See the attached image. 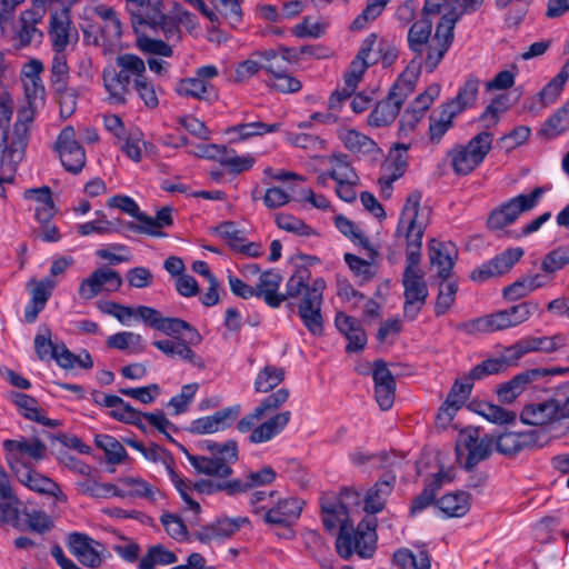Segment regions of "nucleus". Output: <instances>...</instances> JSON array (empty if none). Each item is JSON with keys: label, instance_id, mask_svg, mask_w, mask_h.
I'll use <instances>...</instances> for the list:
<instances>
[{"label": "nucleus", "instance_id": "6e6d98bb", "mask_svg": "<svg viewBox=\"0 0 569 569\" xmlns=\"http://www.w3.org/2000/svg\"><path fill=\"white\" fill-rule=\"evenodd\" d=\"M517 359H513L510 357V353L508 352V348H506L503 355L499 358H490L481 363L477 365L471 371L470 377L471 379H481L488 375H495L499 373L503 370H506L510 363L516 361Z\"/></svg>", "mask_w": 569, "mask_h": 569}, {"label": "nucleus", "instance_id": "cd10ccee", "mask_svg": "<svg viewBox=\"0 0 569 569\" xmlns=\"http://www.w3.org/2000/svg\"><path fill=\"white\" fill-rule=\"evenodd\" d=\"M240 415V406H232L216 411L211 416H206L193 420L190 425V431L196 435H209L226 430Z\"/></svg>", "mask_w": 569, "mask_h": 569}, {"label": "nucleus", "instance_id": "c03bdc74", "mask_svg": "<svg viewBox=\"0 0 569 569\" xmlns=\"http://www.w3.org/2000/svg\"><path fill=\"white\" fill-rule=\"evenodd\" d=\"M171 223V209L166 207L158 211L156 218L149 217L143 213L140 223L128 222L127 228L133 232L161 237L163 236V233L160 232L159 229L166 226H170Z\"/></svg>", "mask_w": 569, "mask_h": 569}, {"label": "nucleus", "instance_id": "1a4fd4ad", "mask_svg": "<svg viewBox=\"0 0 569 569\" xmlns=\"http://www.w3.org/2000/svg\"><path fill=\"white\" fill-rule=\"evenodd\" d=\"M536 302L526 301L485 317L477 318L465 325L469 333L495 332L519 326L527 321L532 313L538 311Z\"/></svg>", "mask_w": 569, "mask_h": 569}, {"label": "nucleus", "instance_id": "393cba45", "mask_svg": "<svg viewBox=\"0 0 569 569\" xmlns=\"http://www.w3.org/2000/svg\"><path fill=\"white\" fill-rule=\"evenodd\" d=\"M44 10L29 9L20 13L18 28L12 26V34L9 37L16 48H24L33 41H40L43 33L37 28L42 20Z\"/></svg>", "mask_w": 569, "mask_h": 569}, {"label": "nucleus", "instance_id": "052dcab7", "mask_svg": "<svg viewBox=\"0 0 569 569\" xmlns=\"http://www.w3.org/2000/svg\"><path fill=\"white\" fill-rule=\"evenodd\" d=\"M431 30L432 21L429 18L422 17L420 20L416 21L408 32L409 48L412 51L419 50L423 43L432 37Z\"/></svg>", "mask_w": 569, "mask_h": 569}, {"label": "nucleus", "instance_id": "58836bf2", "mask_svg": "<svg viewBox=\"0 0 569 569\" xmlns=\"http://www.w3.org/2000/svg\"><path fill=\"white\" fill-rule=\"evenodd\" d=\"M10 399L24 418L50 428H56L60 425L59 421L46 418L43 416L42 409L39 407V403L34 398L26 393L12 392L10 395Z\"/></svg>", "mask_w": 569, "mask_h": 569}, {"label": "nucleus", "instance_id": "79ce46f5", "mask_svg": "<svg viewBox=\"0 0 569 569\" xmlns=\"http://www.w3.org/2000/svg\"><path fill=\"white\" fill-rule=\"evenodd\" d=\"M118 483L120 492L122 493L119 498L132 497L153 502L157 496L160 495V491L156 487L141 478L123 477L118 480Z\"/></svg>", "mask_w": 569, "mask_h": 569}, {"label": "nucleus", "instance_id": "bb28decb", "mask_svg": "<svg viewBox=\"0 0 569 569\" xmlns=\"http://www.w3.org/2000/svg\"><path fill=\"white\" fill-rule=\"evenodd\" d=\"M410 144L396 143L389 152V157L383 168V174L379 178L382 192L390 193L392 183L401 178L408 166V150Z\"/></svg>", "mask_w": 569, "mask_h": 569}, {"label": "nucleus", "instance_id": "5701e85b", "mask_svg": "<svg viewBox=\"0 0 569 569\" xmlns=\"http://www.w3.org/2000/svg\"><path fill=\"white\" fill-rule=\"evenodd\" d=\"M522 256L523 250L520 247L507 249L490 261L475 269L471 272V279L482 282L490 278L500 277L510 271Z\"/></svg>", "mask_w": 569, "mask_h": 569}, {"label": "nucleus", "instance_id": "4468645a", "mask_svg": "<svg viewBox=\"0 0 569 569\" xmlns=\"http://www.w3.org/2000/svg\"><path fill=\"white\" fill-rule=\"evenodd\" d=\"M116 63L117 66H123L131 69L133 86L139 98L143 101L147 108H157L159 99L154 84L146 77V64L143 60L138 56L124 53L117 57Z\"/></svg>", "mask_w": 569, "mask_h": 569}, {"label": "nucleus", "instance_id": "09e8293b", "mask_svg": "<svg viewBox=\"0 0 569 569\" xmlns=\"http://www.w3.org/2000/svg\"><path fill=\"white\" fill-rule=\"evenodd\" d=\"M456 116L458 114L446 104L430 116L429 138L432 142L438 143L442 139L452 127Z\"/></svg>", "mask_w": 569, "mask_h": 569}, {"label": "nucleus", "instance_id": "a19ab883", "mask_svg": "<svg viewBox=\"0 0 569 569\" xmlns=\"http://www.w3.org/2000/svg\"><path fill=\"white\" fill-rule=\"evenodd\" d=\"M280 129V123H264L261 121H253L247 123H239L229 127L226 133L230 136V142L237 143L253 137H261L266 133L276 132Z\"/></svg>", "mask_w": 569, "mask_h": 569}, {"label": "nucleus", "instance_id": "bf43d9fd", "mask_svg": "<svg viewBox=\"0 0 569 569\" xmlns=\"http://www.w3.org/2000/svg\"><path fill=\"white\" fill-rule=\"evenodd\" d=\"M94 442L98 448L103 450L108 462L120 463L124 460L127 456L126 449L116 438L108 435H97Z\"/></svg>", "mask_w": 569, "mask_h": 569}, {"label": "nucleus", "instance_id": "c9c22d12", "mask_svg": "<svg viewBox=\"0 0 569 569\" xmlns=\"http://www.w3.org/2000/svg\"><path fill=\"white\" fill-rule=\"evenodd\" d=\"M538 438L532 431H506L493 439L496 450L503 456H513L525 448L536 445Z\"/></svg>", "mask_w": 569, "mask_h": 569}, {"label": "nucleus", "instance_id": "603ef678", "mask_svg": "<svg viewBox=\"0 0 569 569\" xmlns=\"http://www.w3.org/2000/svg\"><path fill=\"white\" fill-rule=\"evenodd\" d=\"M478 90V79L469 78L459 90L457 97L445 104L448 106L457 114H459L476 102Z\"/></svg>", "mask_w": 569, "mask_h": 569}, {"label": "nucleus", "instance_id": "c85d7f7f", "mask_svg": "<svg viewBox=\"0 0 569 569\" xmlns=\"http://www.w3.org/2000/svg\"><path fill=\"white\" fill-rule=\"evenodd\" d=\"M457 254V248L451 242L431 239L428 244L430 264L437 269V276L442 280L449 279Z\"/></svg>", "mask_w": 569, "mask_h": 569}, {"label": "nucleus", "instance_id": "4c0bfd02", "mask_svg": "<svg viewBox=\"0 0 569 569\" xmlns=\"http://www.w3.org/2000/svg\"><path fill=\"white\" fill-rule=\"evenodd\" d=\"M453 477L455 475L452 468L440 470L433 475L422 492L413 499L410 508L411 513H417L431 505V502L435 500L437 491L443 483L452 481Z\"/></svg>", "mask_w": 569, "mask_h": 569}, {"label": "nucleus", "instance_id": "72a5a7b5", "mask_svg": "<svg viewBox=\"0 0 569 569\" xmlns=\"http://www.w3.org/2000/svg\"><path fill=\"white\" fill-rule=\"evenodd\" d=\"M545 376V371L532 369L523 371L510 381L502 383L497 389V395L501 402L511 403L517 397L525 392L533 381Z\"/></svg>", "mask_w": 569, "mask_h": 569}, {"label": "nucleus", "instance_id": "2f4dec72", "mask_svg": "<svg viewBox=\"0 0 569 569\" xmlns=\"http://www.w3.org/2000/svg\"><path fill=\"white\" fill-rule=\"evenodd\" d=\"M69 549L81 561L89 567H97L101 562L103 547L98 541L83 533H72L69 536Z\"/></svg>", "mask_w": 569, "mask_h": 569}, {"label": "nucleus", "instance_id": "0eeeda50", "mask_svg": "<svg viewBox=\"0 0 569 569\" xmlns=\"http://www.w3.org/2000/svg\"><path fill=\"white\" fill-rule=\"evenodd\" d=\"M204 447L211 456L187 453L188 461L198 473L224 479L232 473L231 465L238 460V445L234 440L224 443L206 441Z\"/></svg>", "mask_w": 569, "mask_h": 569}, {"label": "nucleus", "instance_id": "e433bc0d", "mask_svg": "<svg viewBox=\"0 0 569 569\" xmlns=\"http://www.w3.org/2000/svg\"><path fill=\"white\" fill-rule=\"evenodd\" d=\"M395 481V476H385L367 491L363 506V510L368 513L367 517H373L375 513L385 508L387 498L392 492Z\"/></svg>", "mask_w": 569, "mask_h": 569}, {"label": "nucleus", "instance_id": "2eb2a0df", "mask_svg": "<svg viewBox=\"0 0 569 569\" xmlns=\"http://www.w3.org/2000/svg\"><path fill=\"white\" fill-rule=\"evenodd\" d=\"M492 445L493 438L483 437L480 439L479 430L468 427L459 433L456 450L458 456H461L465 451L467 452L465 467L472 469L478 462L489 457Z\"/></svg>", "mask_w": 569, "mask_h": 569}, {"label": "nucleus", "instance_id": "ddd939ff", "mask_svg": "<svg viewBox=\"0 0 569 569\" xmlns=\"http://www.w3.org/2000/svg\"><path fill=\"white\" fill-rule=\"evenodd\" d=\"M542 193V188H535L530 194L517 196L493 210L487 221L489 229L493 231L502 230L506 226L512 223L521 212L532 209Z\"/></svg>", "mask_w": 569, "mask_h": 569}, {"label": "nucleus", "instance_id": "ea45409f", "mask_svg": "<svg viewBox=\"0 0 569 569\" xmlns=\"http://www.w3.org/2000/svg\"><path fill=\"white\" fill-rule=\"evenodd\" d=\"M281 283V276L274 271L263 272L257 284L256 295L257 297H263L268 306L278 308L284 300V293H278L279 286Z\"/></svg>", "mask_w": 569, "mask_h": 569}, {"label": "nucleus", "instance_id": "9b49d317", "mask_svg": "<svg viewBox=\"0 0 569 569\" xmlns=\"http://www.w3.org/2000/svg\"><path fill=\"white\" fill-rule=\"evenodd\" d=\"M493 134L482 131L467 144L457 146L449 151L450 163L459 176H467L478 168L492 147Z\"/></svg>", "mask_w": 569, "mask_h": 569}, {"label": "nucleus", "instance_id": "864d4df0", "mask_svg": "<svg viewBox=\"0 0 569 569\" xmlns=\"http://www.w3.org/2000/svg\"><path fill=\"white\" fill-rule=\"evenodd\" d=\"M339 139L348 150L355 153H370L376 148L373 140L355 129H341Z\"/></svg>", "mask_w": 569, "mask_h": 569}, {"label": "nucleus", "instance_id": "f03ea898", "mask_svg": "<svg viewBox=\"0 0 569 569\" xmlns=\"http://www.w3.org/2000/svg\"><path fill=\"white\" fill-rule=\"evenodd\" d=\"M133 318H139L150 327L161 331L168 339L154 340L152 345L163 355L203 368V361L191 349L201 342L202 337L187 321L179 318H166L151 307L139 306L132 308Z\"/></svg>", "mask_w": 569, "mask_h": 569}, {"label": "nucleus", "instance_id": "9d476101", "mask_svg": "<svg viewBox=\"0 0 569 569\" xmlns=\"http://www.w3.org/2000/svg\"><path fill=\"white\" fill-rule=\"evenodd\" d=\"M420 260L421 257L415 259H412V257H406L402 286L405 289L403 316L408 320L416 319L428 297L425 273L419 268Z\"/></svg>", "mask_w": 569, "mask_h": 569}, {"label": "nucleus", "instance_id": "dca6fc26", "mask_svg": "<svg viewBox=\"0 0 569 569\" xmlns=\"http://www.w3.org/2000/svg\"><path fill=\"white\" fill-rule=\"evenodd\" d=\"M3 447L8 451V462L12 471L19 467H28L27 460L43 459L47 451L46 445L36 438L6 440Z\"/></svg>", "mask_w": 569, "mask_h": 569}, {"label": "nucleus", "instance_id": "aec40b11", "mask_svg": "<svg viewBox=\"0 0 569 569\" xmlns=\"http://www.w3.org/2000/svg\"><path fill=\"white\" fill-rule=\"evenodd\" d=\"M162 7V0H126V9L137 33H143L146 28H150L161 19Z\"/></svg>", "mask_w": 569, "mask_h": 569}, {"label": "nucleus", "instance_id": "f704fd0d", "mask_svg": "<svg viewBox=\"0 0 569 569\" xmlns=\"http://www.w3.org/2000/svg\"><path fill=\"white\" fill-rule=\"evenodd\" d=\"M335 323L337 329L348 340L346 347L347 352H357L365 348L367 345V335L357 319L345 312H338Z\"/></svg>", "mask_w": 569, "mask_h": 569}, {"label": "nucleus", "instance_id": "a878e982", "mask_svg": "<svg viewBox=\"0 0 569 569\" xmlns=\"http://www.w3.org/2000/svg\"><path fill=\"white\" fill-rule=\"evenodd\" d=\"M13 472L17 479L30 490L51 496L60 503H66L68 501V498L62 492L60 486L40 472L29 467H19Z\"/></svg>", "mask_w": 569, "mask_h": 569}, {"label": "nucleus", "instance_id": "de8ad7c7", "mask_svg": "<svg viewBox=\"0 0 569 569\" xmlns=\"http://www.w3.org/2000/svg\"><path fill=\"white\" fill-rule=\"evenodd\" d=\"M33 106L34 104H29L28 108L19 111L18 119L13 127V132L10 136V141L3 148L4 150H12L18 142H21V156L24 154L28 140L29 123L33 120Z\"/></svg>", "mask_w": 569, "mask_h": 569}, {"label": "nucleus", "instance_id": "3c124183", "mask_svg": "<svg viewBox=\"0 0 569 569\" xmlns=\"http://www.w3.org/2000/svg\"><path fill=\"white\" fill-rule=\"evenodd\" d=\"M286 371L282 367L266 365L254 379V390L267 393L278 387L284 379Z\"/></svg>", "mask_w": 569, "mask_h": 569}, {"label": "nucleus", "instance_id": "49530a36", "mask_svg": "<svg viewBox=\"0 0 569 569\" xmlns=\"http://www.w3.org/2000/svg\"><path fill=\"white\" fill-rule=\"evenodd\" d=\"M437 507L447 517H463L470 509V495L466 491L447 493L437 501Z\"/></svg>", "mask_w": 569, "mask_h": 569}, {"label": "nucleus", "instance_id": "a18cd8bd", "mask_svg": "<svg viewBox=\"0 0 569 569\" xmlns=\"http://www.w3.org/2000/svg\"><path fill=\"white\" fill-rule=\"evenodd\" d=\"M24 198L37 202L34 212L39 222H49V220L54 216L56 208L49 187L28 189L24 192Z\"/></svg>", "mask_w": 569, "mask_h": 569}, {"label": "nucleus", "instance_id": "69168bd1", "mask_svg": "<svg viewBox=\"0 0 569 569\" xmlns=\"http://www.w3.org/2000/svg\"><path fill=\"white\" fill-rule=\"evenodd\" d=\"M146 149L147 142L143 140V136L140 130H132L123 137L121 150L134 162L141 161Z\"/></svg>", "mask_w": 569, "mask_h": 569}, {"label": "nucleus", "instance_id": "a211bd4d", "mask_svg": "<svg viewBox=\"0 0 569 569\" xmlns=\"http://www.w3.org/2000/svg\"><path fill=\"white\" fill-rule=\"evenodd\" d=\"M56 149L66 170L78 173L86 164L83 148L76 140V132L72 127H66L59 134Z\"/></svg>", "mask_w": 569, "mask_h": 569}, {"label": "nucleus", "instance_id": "8fccbe9b", "mask_svg": "<svg viewBox=\"0 0 569 569\" xmlns=\"http://www.w3.org/2000/svg\"><path fill=\"white\" fill-rule=\"evenodd\" d=\"M176 553L162 545L150 547L140 558L138 569H156L157 566H169L177 562Z\"/></svg>", "mask_w": 569, "mask_h": 569}, {"label": "nucleus", "instance_id": "412c9836", "mask_svg": "<svg viewBox=\"0 0 569 569\" xmlns=\"http://www.w3.org/2000/svg\"><path fill=\"white\" fill-rule=\"evenodd\" d=\"M119 71L107 68L102 72L103 88L107 92V100L111 104H124L130 94V83L133 81L131 69L118 66Z\"/></svg>", "mask_w": 569, "mask_h": 569}, {"label": "nucleus", "instance_id": "774afa93", "mask_svg": "<svg viewBox=\"0 0 569 569\" xmlns=\"http://www.w3.org/2000/svg\"><path fill=\"white\" fill-rule=\"evenodd\" d=\"M218 160L222 166L237 173L249 170L256 161L250 154L238 156L234 151H228L224 147H221Z\"/></svg>", "mask_w": 569, "mask_h": 569}, {"label": "nucleus", "instance_id": "7c9ffc66", "mask_svg": "<svg viewBox=\"0 0 569 569\" xmlns=\"http://www.w3.org/2000/svg\"><path fill=\"white\" fill-rule=\"evenodd\" d=\"M246 522H248V519L242 517L217 519L201 527L194 536L202 543H211L231 537Z\"/></svg>", "mask_w": 569, "mask_h": 569}, {"label": "nucleus", "instance_id": "423d86ee", "mask_svg": "<svg viewBox=\"0 0 569 569\" xmlns=\"http://www.w3.org/2000/svg\"><path fill=\"white\" fill-rule=\"evenodd\" d=\"M418 79L417 68H407L398 78L388 97L377 103L368 118L371 127H386L391 124L399 111L413 92Z\"/></svg>", "mask_w": 569, "mask_h": 569}, {"label": "nucleus", "instance_id": "338daca9", "mask_svg": "<svg viewBox=\"0 0 569 569\" xmlns=\"http://www.w3.org/2000/svg\"><path fill=\"white\" fill-rule=\"evenodd\" d=\"M329 162L331 164L329 177L332 178L336 182H349L350 180H358V176L348 162L347 156L333 154L329 158Z\"/></svg>", "mask_w": 569, "mask_h": 569}, {"label": "nucleus", "instance_id": "37998d69", "mask_svg": "<svg viewBox=\"0 0 569 569\" xmlns=\"http://www.w3.org/2000/svg\"><path fill=\"white\" fill-rule=\"evenodd\" d=\"M21 142H18L12 150L1 149L0 151V197L6 198L4 184L14 180L16 167L22 160Z\"/></svg>", "mask_w": 569, "mask_h": 569}, {"label": "nucleus", "instance_id": "4d7b16f0", "mask_svg": "<svg viewBox=\"0 0 569 569\" xmlns=\"http://www.w3.org/2000/svg\"><path fill=\"white\" fill-rule=\"evenodd\" d=\"M569 129V100L549 117L540 129V134L555 138Z\"/></svg>", "mask_w": 569, "mask_h": 569}, {"label": "nucleus", "instance_id": "e2e57ef3", "mask_svg": "<svg viewBox=\"0 0 569 569\" xmlns=\"http://www.w3.org/2000/svg\"><path fill=\"white\" fill-rule=\"evenodd\" d=\"M107 346L118 350H128L140 352L143 350L142 337L131 331L118 332L107 339Z\"/></svg>", "mask_w": 569, "mask_h": 569}, {"label": "nucleus", "instance_id": "5fc2aeb1", "mask_svg": "<svg viewBox=\"0 0 569 569\" xmlns=\"http://www.w3.org/2000/svg\"><path fill=\"white\" fill-rule=\"evenodd\" d=\"M393 563L398 569H430V558L425 550L416 553L408 549L398 550L393 555Z\"/></svg>", "mask_w": 569, "mask_h": 569}, {"label": "nucleus", "instance_id": "6ab92c4d", "mask_svg": "<svg viewBox=\"0 0 569 569\" xmlns=\"http://www.w3.org/2000/svg\"><path fill=\"white\" fill-rule=\"evenodd\" d=\"M218 74V68L213 64L200 67L196 70L193 77L181 79L177 83L176 92L180 97L203 100L209 89H211L210 81Z\"/></svg>", "mask_w": 569, "mask_h": 569}, {"label": "nucleus", "instance_id": "39448f33", "mask_svg": "<svg viewBox=\"0 0 569 569\" xmlns=\"http://www.w3.org/2000/svg\"><path fill=\"white\" fill-rule=\"evenodd\" d=\"M421 194L412 192L403 206L396 234L405 239L406 257H421L422 237L429 223L430 210L420 207Z\"/></svg>", "mask_w": 569, "mask_h": 569}, {"label": "nucleus", "instance_id": "680f3d73", "mask_svg": "<svg viewBox=\"0 0 569 569\" xmlns=\"http://www.w3.org/2000/svg\"><path fill=\"white\" fill-rule=\"evenodd\" d=\"M263 69L262 51L252 52L248 59L239 62L234 70V81L244 82Z\"/></svg>", "mask_w": 569, "mask_h": 569}, {"label": "nucleus", "instance_id": "6e6552de", "mask_svg": "<svg viewBox=\"0 0 569 569\" xmlns=\"http://www.w3.org/2000/svg\"><path fill=\"white\" fill-rule=\"evenodd\" d=\"M563 402L555 398L536 400L526 403L520 411V421L523 425L541 428H553L562 421H568L569 430V385Z\"/></svg>", "mask_w": 569, "mask_h": 569}, {"label": "nucleus", "instance_id": "7ed1b4c3", "mask_svg": "<svg viewBox=\"0 0 569 569\" xmlns=\"http://www.w3.org/2000/svg\"><path fill=\"white\" fill-rule=\"evenodd\" d=\"M326 281L311 277L306 266L296 267L286 283V300L299 299L298 313L308 331L315 336L323 332L321 306Z\"/></svg>", "mask_w": 569, "mask_h": 569}, {"label": "nucleus", "instance_id": "20e7f679", "mask_svg": "<svg viewBox=\"0 0 569 569\" xmlns=\"http://www.w3.org/2000/svg\"><path fill=\"white\" fill-rule=\"evenodd\" d=\"M289 396L290 392L287 388H280L266 397L250 413L238 421V431L242 433L250 431L249 441L251 443H263L273 439L287 427L291 412L286 410L262 420L282 407Z\"/></svg>", "mask_w": 569, "mask_h": 569}, {"label": "nucleus", "instance_id": "13d9d810", "mask_svg": "<svg viewBox=\"0 0 569 569\" xmlns=\"http://www.w3.org/2000/svg\"><path fill=\"white\" fill-rule=\"evenodd\" d=\"M289 50L283 49L281 53L274 50L262 51L263 69L269 72L272 78L288 72L289 67Z\"/></svg>", "mask_w": 569, "mask_h": 569}, {"label": "nucleus", "instance_id": "b1692460", "mask_svg": "<svg viewBox=\"0 0 569 569\" xmlns=\"http://www.w3.org/2000/svg\"><path fill=\"white\" fill-rule=\"evenodd\" d=\"M439 93L440 86L432 83L413 100L400 119L401 133L407 134L415 130Z\"/></svg>", "mask_w": 569, "mask_h": 569}, {"label": "nucleus", "instance_id": "0e129e2a", "mask_svg": "<svg viewBox=\"0 0 569 569\" xmlns=\"http://www.w3.org/2000/svg\"><path fill=\"white\" fill-rule=\"evenodd\" d=\"M458 286L455 281L443 280L439 284V292L436 300L435 313L442 316L448 312L456 300Z\"/></svg>", "mask_w": 569, "mask_h": 569}, {"label": "nucleus", "instance_id": "f3484780", "mask_svg": "<svg viewBox=\"0 0 569 569\" xmlns=\"http://www.w3.org/2000/svg\"><path fill=\"white\" fill-rule=\"evenodd\" d=\"M121 284L122 278L117 271L99 268L81 281L78 292L83 300H91L102 292L117 291Z\"/></svg>", "mask_w": 569, "mask_h": 569}, {"label": "nucleus", "instance_id": "c756f323", "mask_svg": "<svg viewBox=\"0 0 569 569\" xmlns=\"http://www.w3.org/2000/svg\"><path fill=\"white\" fill-rule=\"evenodd\" d=\"M303 502L297 498L279 499L276 506H262L263 519L271 525L290 526L300 517Z\"/></svg>", "mask_w": 569, "mask_h": 569}, {"label": "nucleus", "instance_id": "f257e3e1", "mask_svg": "<svg viewBox=\"0 0 569 569\" xmlns=\"http://www.w3.org/2000/svg\"><path fill=\"white\" fill-rule=\"evenodd\" d=\"M360 498L357 490L348 488L341 492L339 499L333 497L321 499L322 523L328 531L339 529L336 548L343 558H349L355 552L361 558H370L376 550L377 519L375 517H365L353 531L348 507L359 505Z\"/></svg>", "mask_w": 569, "mask_h": 569}, {"label": "nucleus", "instance_id": "f8f14e48", "mask_svg": "<svg viewBox=\"0 0 569 569\" xmlns=\"http://www.w3.org/2000/svg\"><path fill=\"white\" fill-rule=\"evenodd\" d=\"M452 19L440 18L435 34L413 52L421 59L428 72H432L443 59L453 39Z\"/></svg>", "mask_w": 569, "mask_h": 569}, {"label": "nucleus", "instance_id": "473e14b6", "mask_svg": "<svg viewBox=\"0 0 569 569\" xmlns=\"http://www.w3.org/2000/svg\"><path fill=\"white\" fill-rule=\"evenodd\" d=\"M71 19L69 7L54 9L50 14L49 37L54 50L63 51L70 42Z\"/></svg>", "mask_w": 569, "mask_h": 569}, {"label": "nucleus", "instance_id": "4be33fe9", "mask_svg": "<svg viewBox=\"0 0 569 569\" xmlns=\"http://www.w3.org/2000/svg\"><path fill=\"white\" fill-rule=\"evenodd\" d=\"M568 343V338L563 333H557L549 337H527L517 343L508 347V352L513 359H520L529 352L551 353L560 350Z\"/></svg>", "mask_w": 569, "mask_h": 569}]
</instances>
